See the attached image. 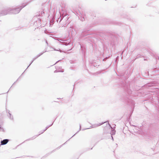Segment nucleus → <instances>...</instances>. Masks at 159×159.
<instances>
[{"mask_svg":"<svg viewBox=\"0 0 159 159\" xmlns=\"http://www.w3.org/2000/svg\"><path fill=\"white\" fill-rule=\"evenodd\" d=\"M7 112H8V113L9 115V118L11 120H13V116H11V113H10V111L9 110H8L7 111Z\"/></svg>","mask_w":159,"mask_h":159,"instance_id":"obj_6","label":"nucleus"},{"mask_svg":"<svg viewBox=\"0 0 159 159\" xmlns=\"http://www.w3.org/2000/svg\"><path fill=\"white\" fill-rule=\"evenodd\" d=\"M140 132H141L140 131L139 132V134H140Z\"/></svg>","mask_w":159,"mask_h":159,"instance_id":"obj_22","label":"nucleus"},{"mask_svg":"<svg viewBox=\"0 0 159 159\" xmlns=\"http://www.w3.org/2000/svg\"><path fill=\"white\" fill-rule=\"evenodd\" d=\"M38 136V135H36V136L34 138H35L36 137H37V136Z\"/></svg>","mask_w":159,"mask_h":159,"instance_id":"obj_21","label":"nucleus"},{"mask_svg":"<svg viewBox=\"0 0 159 159\" xmlns=\"http://www.w3.org/2000/svg\"><path fill=\"white\" fill-rule=\"evenodd\" d=\"M111 137H112V139L113 140V137L111 136Z\"/></svg>","mask_w":159,"mask_h":159,"instance_id":"obj_20","label":"nucleus"},{"mask_svg":"<svg viewBox=\"0 0 159 159\" xmlns=\"http://www.w3.org/2000/svg\"><path fill=\"white\" fill-rule=\"evenodd\" d=\"M45 42H46V43H47V45H48V43L47 40H45Z\"/></svg>","mask_w":159,"mask_h":159,"instance_id":"obj_17","label":"nucleus"},{"mask_svg":"<svg viewBox=\"0 0 159 159\" xmlns=\"http://www.w3.org/2000/svg\"><path fill=\"white\" fill-rule=\"evenodd\" d=\"M110 126H111L109 124Z\"/></svg>","mask_w":159,"mask_h":159,"instance_id":"obj_23","label":"nucleus"},{"mask_svg":"<svg viewBox=\"0 0 159 159\" xmlns=\"http://www.w3.org/2000/svg\"><path fill=\"white\" fill-rule=\"evenodd\" d=\"M62 43L63 44H64V45H67L68 44H68H67V43H65V42H63V43Z\"/></svg>","mask_w":159,"mask_h":159,"instance_id":"obj_16","label":"nucleus"},{"mask_svg":"<svg viewBox=\"0 0 159 159\" xmlns=\"http://www.w3.org/2000/svg\"><path fill=\"white\" fill-rule=\"evenodd\" d=\"M81 125H80V130H81Z\"/></svg>","mask_w":159,"mask_h":159,"instance_id":"obj_19","label":"nucleus"},{"mask_svg":"<svg viewBox=\"0 0 159 159\" xmlns=\"http://www.w3.org/2000/svg\"><path fill=\"white\" fill-rule=\"evenodd\" d=\"M84 20V18H82L81 19V20L82 21H83Z\"/></svg>","mask_w":159,"mask_h":159,"instance_id":"obj_18","label":"nucleus"},{"mask_svg":"<svg viewBox=\"0 0 159 159\" xmlns=\"http://www.w3.org/2000/svg\"><path fill=\"white\" fill-rule=\"evenodd\" d=\"M36 22H38V23L40 24L41 23V19H40L39 18H38V19L36 21Z\"/></svg>","mask_w":159,"mask_h":159,"instance_id":"obj_10","label":"nucleus"},{"mask_svg":"<svg viewBox=\"0 0 159 159\" xmlns=\"http://www.w3.org/2000/svg\"><path fill=\"white\" fill-rule=\"evenodd\" d=\"M52 48L55 51H59L61 52V51L60 50V49L59 48H58V49H56L54 48Z\"/></svg>","mask_w":159,"mask_h":159,"instance_id":"obj_11","label":"nucleus"},{"mask_svg":"<svg viewBox=\"0 0 159 159\" xmlns=\"http://www.w3.org/2000/svg\"><path fill=\"white\" fill-rule=\"evenodd\" d=\"M61 20H62V19H61V18L60 19V18H59L57 21H58L59 20V22H60L61 21Z\"/></svg>","mask_w":159,"mask_h":159,"instance_id":"obj_13","label":"nucleus"},{"mask_svg":"<svg viewBox=\"0 0 159 159\" xmlns=\"http://www.w3.org/2000/svg\"><path fill=\"white\" fill-rule=\"evenodd\" d=\"M57 40L60 41V42H61V41H63V40L62 39H57Z\"/></svg>","mask_w":159,"mask_h":159,"instance_id":"obj_15","label":"nucleus"},{"mask_svg":"<svg viewBox=\"0 0 159 159\" xmlns=\"http://www.w3.org/2000/svg\"><path fill=\"white\" fill-rule=\"evenodd\" d=\"M53 123H52L51 125H50L49 126H47L46 128L45 129L43 130L41 132H40V133L39 134V135L43 133L49 127L52 126L53 124Z\"/></svg>","mask_w":159,"mask_h":159,"instance_id":"obj_7","label":"nucleus"},{"mask_svg":"<svg viewBox=\"0 0 159 159\" xmlns=\"http://www.w3.org/2000/svg\"><path fill=\"white\" fill-rule=\"evenodd\" d=\"M116 131L114 130H112L111 131V135H114L115 134Z\"/></svg>","mask_w":159,"mask_h":159,"instance_id":"obj_9","label":"nucleus"},{"mask_svg":"<svg viewBox=\"0 0 159 159\" xmlns=\"http://www.w3.org/2000/svg\"><path fill=\"white\" fill-rule=\"evenodd\" d=\"M106 122H103L102 123H99L98 124H95L93 125H92L91 126V127L92 128H95V127L99 126L102 125V124H103L104 123H105Z\"/></svg>","mask_w":159,"mask_h":159,"instance_id":"obj_3","label":"nucleus"},{"mask_svg":"<svg viewBox=\"0 0 159 159\" xmlns=\"http://www.w3.org/2000/svg\"><path fill=\"white\" fill-rule=\"evenodd\" d=\"M27 4L26 3H23L21 6L15 8H9L7 9L4 10L2 12L1 14L3 15H6L10 13L16 14L20 11L21 9L25 6Z\"/></svg>","mask_w":159,"mask_h":159,"instance_id":"obj_1","label":"nucleus"},{"mask_svg":"<svg viewBox=\"0 0 159 159\" xmlns=\"http://www.w3.org/2000/svg\"><path fill=\"white\" fill-rule=\"evenodd\" d=\"M44 12L43 11H41L40 12L38 13L36 15V17L37 16H43V14H44Z\"/></svg>","mask_w":159,"mask_h":159,"instance_id":"obj_5","label":"nucleus"},{"mask_svg":"<svg viewBox=\"0 0 159 159\" xmlns=\"http://www.w3.org/2000/svg\"><path fill=\"white\" fill-rule=\"evenodd\" d=\"M138 129H139V127H135V128L134 129L135 130H138Z\"/></svg>","mask_w":159,"mask_h":159,"instance_id":"obj_14","label":"nucleus"},{"mask_svg":"<svg viewBox=\"0 0 159 159\" xmlns=\"http://www.w3.org/2000/svg\"><path fill=\"white\" fill-rule=\"evenodd\" d=\"M47 52V51L46 50H45L44 52H43L40 53H39V54L36 57L34 58L32 61H31V63H30V64L28 66L27 68V69L32 64V63L36 59H37V58H38L39 57H40V56H41V55H42L43 53H44V52Z\"/></svg>","mask_w":159,"mask_h":159,"instance_id":"obj_2","label":"nucleus"},{"mask_svg":"<svg viewBox=\"0 0 159 159\" xmlns=\"http://www.w3.org/2000/svg\"><path fill=\"white\" fill-rule=\"evenodd\" d=\"M9 140L8 139H5L2 141H1V145H3L6 144L8 142Z\"/></svg>","mask_w":159,"mask_h":159,"instance_id":"obj_4","label":"nucleus"},{"mask_svg":"<svg viewBox=\"0 0 159 159\" xmlns=\"http://www.w3.org/2000/svg\"><path fill=\"white\" fill-rule=\"evenodd\" d=\"M64 72V70L63 69H62L61 68V69H57L55 71H54L55 73L58 72Z\"/></svg>","mask_w":159,"mask_h":159,"instance_id":"obj_8","label":"nucleus"},{"mask_svg":"<svg viewBox=\"0 0 159 159\" xmlns=\"http://www.w3.org/2000/svg\"><path fill=\"white\" fill-rule=\"evenodd\" d=\"M4 131V129H3V128H2V125H1L0 124V131Z\"/></svg>","mask_w":159,"mask_h":159,"instance_id":"obj_12","label":"nucleus"}]
</instances>
